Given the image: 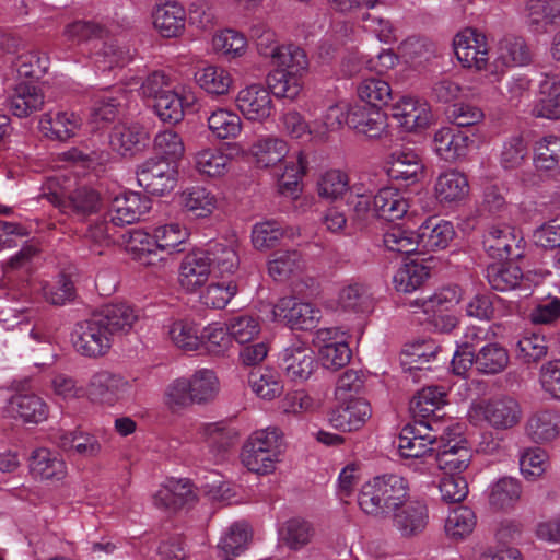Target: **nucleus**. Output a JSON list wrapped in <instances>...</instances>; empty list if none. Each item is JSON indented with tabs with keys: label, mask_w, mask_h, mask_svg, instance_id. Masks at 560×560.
<instances>
[{
	"label": "nucleus",
	"mask_w": 560,
	"mask_h": 560,
	"mask_svg": "<svg viewBox=\"0 0 560 560\" xmlns=\"http://www.w3.org/2000/svg\"><path fill=\"white\" fill-rule=\"evenodd\" d=\"M409 416L413 423H407L401 429L398 436V452L402 459L412 460L410 466L418 470V465L415 460L420 457V445L415 444V441L419 438L415 424L420 423V389L410 399Z\"/></svg>",
	"instance_id": "28"
},
{
	"label": "nucleus",
	"mask_w": 560,
	"mask_h": 560,
	"mask_svg": "<svg viewBox=\"0 0 560 560\" xmlns=\"http://www.w3.org/2000/svg\"><path fill=\"white\" fill-rule=\"evenodd\" d=\"M270 93H272L270 89L268 90L260 84H252L237 93L236 106L246 119L262 121L273 110Z\"/></svg>",
	"instance_id": "13"
},
{
	"label": "nucleus",
	"mask_w": 560,
	"mask_h": 560,
	"mask_svg": "<svg viewBox=\"0 0 560 560\" xmlns=\"http://www.w3.org/2000/svg\"><path fill=\"white\" fill-rule=\"evenodd\" d=\"M534 164L538 171L553 172L560 168V138L546 136L534 148Z\"/></svg>",
	"instance_id": "49"
},
{
	"label": "nucleus",
	"mask_w": 560,
	"mask_h": 560,
	"mask_svg": "<svg viewBox=\"0 0 560 560\" xmlns=\"http://www.w3.org/2000/svg\"><path fill=\"white\" fill-rule=\"evenodd\" d=\"M350 128L369 138H378L386 129V115L381 109L368 105H355L347 114Z\"/></svg>",
	"instance_id": "23"
},
{
	"label": "nucleus",
	"mask_w": 560,
	"mask_h": 560,
	"mask_svg": "<svg viewBox=\"0 0 560 560\" xmlns=\"http://www.w3.org/2000/svg\"><path fill=\"white\" fill-rule=\"evenodd\" d=\"M487 279L492 289L510 291L523 280L521 268L514 262H493L487 268Z\"/></svg>",
	"instance_id": "41"
},
{
	"label": "nucleus",
	"mask_w": 560,
	"mask_h": 560,
	"mask_svg": "<svg viewBox=\"0 0 560 560\" xmlns=\"http://www.w3.org/2000/svg\"><path fill=\"white\" fill-rule=\"evenodd\" d=\"M520 13L530 32L545 34L560 22V0H526Z\"/></svg>",
	"instance_id": "15"
},
{
	"label": "nucleus",
	"mask_w": 560,
	"mask_h": 560,
	"mask_svg": "<svg viewBox=\"0 0 560 560\" xmlns=\"http://www.w3.org/2000/svg\"><path fill=\"white\" fill-rule=\"evenodd\" d=\"M166 332L172 342L186 351L200 349L202 343L201 331L199 327L189 319H177L165 326Z\"/></svg>",
	"instance_id": "39"
},
{
	"label": "nucleus",
	"mask_w": 560,
	"mask_h": 560,
	"mask_svg": "<svg viewBox=\"0 0 560 560\" xmlns=\"http://www.w3.org/2000/svg\"><path fill=\"white\" fill-rule=\"evenodd\" d=\"M49 202L57 206L65 214L83 220L86 217L98 212L103 207L100 194L89 187H80L62 197L57 191L43 194Z\"/></svg>",
	"instance_id": "10"
},
{
	"label": "nucleus",
	"mask_w": 560,
	"mask_h": 560,
	"mask_svg": "<svg viewBox=\"0 0 560 560\" xmlns=\"http://www.w3.org/2000/svg\"><path fill=\"white\" fill-rule=\"evenodd\" d=\"M44 95L40 89L31 83H20L8 100V109L12 115L24 118L42 109Z\"/></svg>",
	"instance_id": "32"
},
{
	"label": "nucleus",
	"mask_w": 560,
	"mask_h": 560,
	"mask_svg": "<svg viewBox=\"0 0 560 560\" xmlns=\"http://www.w3.org/2000/svg\"><path fill=\"white\" fill-rule=\"evenodd\" d=\"M30 469L34 477L46 480H60L66 475L63 460L47 448H38L32 453Z\"/></svg>",
	"instance_id": "38"
},
{
	"label": "nucleus",
	"mask_w": 560,
	"mask_h": 560,
	"mask_svg": "<svg viewBox=\"0 0 560 560\" xmlns=\"http://www.w3.org/2000/svg\"><path fill=\"white\" fill-rule=\"evenodd\" d=\"M314 535V528L305 520L294 517L288 520L279 529V540L292 550L306 546Z\"/></svg>",
	"instance_id": "44"
},
{
	"label": "nucleus",
	"mask_w": 560,
	"mask_h": 560,
	"mask_svg": "<svg viewBox=\"0 0 560 560\" xmlns=\"http://www.w3.org/2000/svg\"><path fill=\"white\" fill-rule=\"evenodd\" d=\"M127 387L128 382L121 375L109 371L96 372L89 384L93 399L107 405H114Z\"/></svg>",
	"instance_id": "27"
},
{
	"label": "nucleus",
	"mask_w": 560,
	"mask_h": 560,
	"mask_svg": "<svg viewBox=\"0 0 560 560\" xmlns=\"http://www.w3.org/2000/svg\"><path fill=\"white\" fill-rule=\"evenodd\" d=\"M150 135L140 122H121L109 133V144L122 156H133L149 145Z\"/></svg>",
	"instance_id": "12"
},
{
	"label": "nucleus",
	"mask_w": 560,
	"mask_h": 560,
	"mask_svg": "<svg viewBox=\"0 0 560 560\" xmlns=\"http://www.w3.org/2000/svg\"><path fill=\"white\" fill-rule=\"evenodd\" d=\"M526 434L536 443H546L560 435V412L544 409L534 412L526 422Z\"/></svg>",
	"instance_id": "30"
},
{
	"label": "nucleus",
	"mask_w": 560,
	"mask_h": 560,
	"mask_svg": "<svg viewBox=\"0 0 560 560\" xmlns=\"http://www.w3.org/2000/svg\"><path fill=\"white\" fill-rule=\"evenodd\" d=\"M257 163L262 167H269L282 162L289 152L287 142L277 137L267 136L260 138L253 145Z\"/></svg>",
	"instance_id": "45"
},
{
	"label": "nucleus",
	"mask_w": 560,
	"mask_h": 560,
	"mask_svg": "<svg viewBox=\"0 0 560 560\" xmlns=\"http://www.w3.org/2000/svg\"><path fill=\"white\" fill-rule=\"evenodd\" d=\"M521 482L513 477H503L489 487V502L495 509L513 506L521 498Z\"/></svg>",
	"instance_id": "51"
},
{
	"label": "nucleus",
	"mask_w": 560,
	"mask_h": 560,
	"mask_svg": "<svg viewBox=\"0 0 560 560\" xmlns=\"http://www.w3.org/2000/svg\"><path fill=\"white\" fill-rule=\"evenodd\" d=\"M469 191L466 174L456 168L441 172L434 183V195L440 203H458L469 196Z\"/></svg>",
	"instance_id": "19"
},
{
	"label": "nucleus",
	"mask_w": 560,
	"mask_h": 560,
	"mask_svg": "<svg viewBox=\"0 0 560 560\" xmlns=\"http://www.w3.org/2000/svg\"><path fill=\"white\" fill-rule=\"evenodd\" d=\"M372 415L370 402L363 398L351 399L346 406L330 412V424L345 432L360 429Z\"/></svg>",
	"instance_id": "22"
},
{
	"label": "nucleus",
	"mask_w": 560,
	"mask_h": 560,
	"mask_svg": "<svg viewBox=\"0 0 560 560\" xmlns=\"http://www.w3.org/2000/svg\"><path fill=\"white\" fill-rule=\"evenodd\" d=\"M207 120L211 132L221 140L235 139L242 131L241 117L225 108L212 112Z\"/></svg>",
	"instance_id": "48"
},
{
	"label": "nucleus",
	"mask_w": 560,
	"mask_h": 560,
	"mask_svg": "<svg viewBox=\"0 0 560 560\" xmlns=\"http://www.w3.org/2000/svg\"><path fill=\"white\" fill-rule=\"evenodd\" d=\"M80 126V117L68 112L44 114L39 120V129L43 135L58 141H66L74 137Z\"/></svg>",
	"instance_id": "29"
},
{
	"label": "nucleus",
	"mask_w": 560,
	"mask_h": 560,
	"mask_svg": "<svg viewBox=\"0 0 560 560\" xmlns=\"http://www.w3.org/2000/svg\"><path fill=\"white\" fill-rule=\"evenodd\" d=\"M530 61L529 50L521 37L505 36L497 46L495 67H520Z\"/></svg>",
	"instance_id": "37"
},
{
	"label": "nucleus",
	"mask_w": 560,
	"mask_h": 560,
	"mask_svg": "<svg viewBox=\"0 0 560 560\" xmlns=\"http://www.w3.org/2000/svg\"><path fill=\"white\" fill-rule=\"evenodd\" d=\"M548 343L542 334L524 331L515 343L516 358L523 363H533L547 355Z\"/></svg>",
	"instance_id": "47"
},
{
	"label": "nucleus",
	"mask_w": 560,
	"mask_h": 560,
	"mask_svg": "<svg viewBox=\"0 0 560 560\" xmlns=\"http://www.w3.org/2000/svg\"><path fill=\"white\" fill-rule=\"evenodd\" d=\"M277 66L267 77V83L276 97L294 100L302 90V75L307 70L305 51L293 44L282 45L271 59Z\"/></svg>",
	"instance_id": "4"
},
{
	"label": "nucleus",
	"mask_w": 560,
	"mask_h": 560,
	"mask_svg": "<svg viewBox=\"0 0 560 560\" xmlns=\"http://www.w3.org/2000/svg\"><path fill=\"white\" fill-rule=\"evenodd\" d=\"M272 313L276 319L296 330H311L320 319L319 308L300 301L296 296L281 298L273 306Z\"/></svg>",
	"instance_id": "11"
},
{
	"label": "nucleus",
	"mask_w": 560,
	"mask_h": 560,
	"mask_svg": "<svg viewBox=\"0 0 560 560\" xmlns=\"http://www.w3.org/2000/svg\"><path fill=\"white\" fill-rule=\"evenodd\" d=\"M137 182L147 192L164 196L175 189L178 182L177 164L165 158H149L137 166Z\"/></svg>",
	"instance_id": "6"
},
{
	"label": "nucleus",
	"mask_w": 560,
	"mask_h": 560,
	"mask_svg": "<svg viewBox=\"0 0 560 560\" xmlns=\"http://www.w3.org/2000/svg\"><path fill=\"white\" fill-rule=\"evenodd\" d=\"M460 300V290L457 287H447L434 293L422 303V311L427 314L425 324L429 329L439 332H450L457 326V317L450 313Z\"/></svg>",
	"instance_id": "8"
},
{
	"label": "nucleus",
	"mask_w": 560,
	"mask_h": 560,
	"mask_svg": "<svg viewBox=\"0 0 560 560\" xmlns=\"http://www.w3.org/2000/svg\"><path fill=\"white\" fill-rule=\"evenodd\" d=\"M186 97L174 90H167L166 94L160 96L152 106L161 120L171 124H177L183 120L185 106L188 105Z\"/></svg>",
	"instance_id": "55"
},
{
	"label": "nucleus",
	"mask_w": 560,
	"mask_h": 560,
	"mask_svg": "<svg viewBox=\"0 0 560 560\" xmlns=\"http://www.w3.org/2000/svg\"><path fill=\"white\" fill-rule=\"evenodd\" d=\"M153 147L158 154L155 158H165L175 164L185 152L182 137L172 129L160 131L154 137Z\"/></svg>",
	"instance_id": "64"
},
{
	"label": "nucleus",
	"mask_w": 560,
	"mask_h": 560,
	"mask_svg": "<svg viewBox=\"0 0 560 560\" xmlns=\"http://www.w3.org/2000/svg\"><path fill=\"white\" fill-rule=\"evenodd\" d=\"M280 454L276 452H269L268 448H261V446H255L249 442H246L241 457L242 463L248 470L256 474H268L275 469V464L278 460Z\"/></svg>",
	"instance_id": "53"
},
{
	"label": "nucleus",
	"mask_w": 560,
	"mask_h": 560,
	"mask_svg": "<svg viewBox=\"0 0 560 560\" xmlns=\"http://www.w3.org/2000/svg\"><path fill=\"white\" fill-rule=\"evenodd\" d=\"M408 481L395 474H384L364 483L358 495L361 510L373 516H388L408 498Z\"/></svg>",
	"instance_id": "3"
},
{
	"label": "nucleus",
	"mask_w": 560,
	"mask_h": 560,
	"mask_svg": "<svg viewBox=\"0 0 560 560\" xmlns=\"http://www.w3.org/2000/svg\"><path fill=\"white\" fill-rule=\"evenodd\" d=\"M419 244L420 233L401 226H393L384 234V245L392 252L405 255L402 267L394 276L396 291L404 294L399 300L404 306H419V298H410L420 288Z\"/></svg>",
	"instance_id": "2"
},
{
	"label": "nucleus",
	"mask_w": 560,
	"mask_h": 560,
	"mask_svg": "<svg viewBox=\"0 0 560 560\" xmlns=\"http://www.w3.org/2000/svg\"><path fill=\"white\" fill-rule=\"evenodd\" d=\"M154 231L159 261L185 250L188 232L178 223L165 224L156 228Z\"/></svg>",
	"instance_id": "35"
},
{
	"label": "nucleus",
	"mask_w": 560,
	"mask_h": 560,
	"mask_svg": "<svg viewBox=\"0 0 560 560\" xmlns=\"http://www.w3.org/2000/svg\"><path fill=\"white\" fill-rule=\"evenodd\" d=\"M182 202L187 211L198 218L209 215L217 207V198L203 187H192L183 192Z\"/></svg>",
	"instance_id": "58"
},
{
	"label": "nucleus",
	"mask_w": 560,
	"mask_h": 560,
	"mask_svg": "<svg viewBox=\"0 0 560 560\" xmlns=\"http://www.w3.org/2000/svg\"><path fill=\"white\" fill-rule=\"evenodd\" d=\"M523 408L512 395L499 394L475 400L467 411V419L475 427H489L495 431H508L520 424Z\"/></svg>",
	"instance_id": "5"
},
{
	"label": "nucleus",
	"mask_w": 560,
	"mask_h": 560,
	"mask_svg": "<svg viewBox=\"0 0 560 560\" xmlns=\"http://www.w3.org/2000/svg\"><path fill=\"white\" fill-rule=\"evenodd\" d=\"M249 538L248 526L246 523L236 522L232 524L219 542V549L225 560H232L243 552Z\"/></svg>",
	"instance_id": "60"
},
{
	"label": "nucleus",
	"mask_w": 560,
	"mask_h": 560,
	"mask_svg": "<svg viewBox=\"0 0 560 560\" xmlns=\"http://www.w3.org/2000/svg\"><path fill=\"white\" fill-rule=\"evenodd\" d=\"M549 466V456L541 448H528L520 456V470L526 480H537L547 471Z\"/></svg>",
	"instance_id": "61"
},
{
	"label": "nucleus",
	"mask_w": 560,
	"mask_h": 560,
	"mask_svg": "<svg viewBox=\"0 0 560 560\" xmlns=\"http://www.w3.org/2000/svg\"><path fill=\"white\" fill-rule=\"evenodd\" d=\"M281 368L293 382H304L317 368L313 351L304 345H293L283 350Z\"/></svg>",
	"instance_id": "17"
},
{
	"label": "nucleus",
	"mask_w": 560,
	"mask_h": 560,
	"mask_svg": "<svg viewBox=\"0 0 560 560\" xmlns=\"http://www.w3.org/2000/svg\"><path fill=\"white\" fill-rule=\"evenodd\" d=\"M151 209V200L139 192L116 196L109 205L107 217L113 225L133 224Z\"/></svg>",
	"instance_id": "14"
},
{
	"label": "nucleus",
	"mask_w": 560,
	"mask_h": 560,
	"mask_svg": "<svg viewBox=\"0 0 560 560\" xmlns=\"http://www.w3.org/2000/svg\"><path fill=\"white\" fill-rule=\"evenodd\" d=\"M304 267L301 254L295 250H277L268 262V272L277 281L288 279Z\"/></svg>",
	"instance_id": "46"
},
{
	"label": "nucleus",
	"mask_w": 560,
	"mask_h": 560,
	"mask_svg": "<svg viewBox=\"0 0 560 560\" xmlns=\"http://www.w3.org/2000/svg\"><path fill=\"white\" fill-rule=\"evenodd\" d=\"M373 206L376 215L387 221L401 219L409 209L407 199L393 187L381 188L374 196Z\"/></svg>",
	"instance_id": "33"
},
{
	"label": "nucleus",
	"mask_w": 560,
	"mask_h": 560,
	"mask_svg": "<svg viewBox=\"0 0 560 560\" xmlns=\"http://www.w3.org/2000/svg\"><path fill=\"white\" fill-rule=\"evenodd\" d=\"M94 315L104 324L113 339L116 336L128 334L138 318L135 310L125 303L105 305Z\"/></svg>",
	"instance_id": "24"
},
{
	"label": "nucleus",
	"mask_w": 560,
	"mask_h": 560,
	"mask_svg": "<svg viewBox=\"0 0 560 560\" xmlns=\"http://www.w3.org/2000/svg\"><path fill=\"white\" fill-rule=\"evenodd\" d=\"M510 361L506 349L495 342H489L476 353L475 366L482 374H498L505 370Z\"/></svg>",
	"instance_id": "40"
},
{
	"label": "nucleus",
	"mask_w": 560,
	"mask_h": 560,
	"mask_svg": "<svg viewBox=\"0 0 560 560\" xmlns=\"http://www.w3.org/2000/svg\"><path fill=\"white\" fill-rule=\"evenodd\" d=\"M94 49V62L101 71L121 67L129 60L128 55L113 40L102 42L100 39L95 43Z\"/></svg>",
	"instance_id": "62"
},
{
	"label": "nucleus",
	"mask_w": 560,
	"mask_h": 560,
	"mask_svg": "<svg viewBox=\"0 0 560 560\" xmlns=\"http://www.w3.org/2000/svg\"><path fill=\"white\" fill-rule=\"evenodd\" d=\"M210 272V258L206 250L188 253L179 268L180 285L188 291H194L207 282Z\"/></svg>",
	"instance_id": "25"
},
{
	"label": "nucleus",
	"mask_w": 560,
	"mask_h": 560,
	"mask_svg": "<svg viewBox=\"0 0 560 560\" xmlns=\"http://www.w3.org/2000/svg\"><path fill=\"white\" fill-rule=\"evenodd\" d=\"M340 307L345 311L366 313L373 308V299L368 288L354 283L343 288L338 298Z\"/></svg>",
	"instance_id": "57"
},
{
	"label": "nucleus",
	"mask_w": 560,
	"mask_h": 560,
	"mask_svg": "<svg viewBox=\"0 0 560 560\" xmlns=\"http://www.w3.org/2000/svg\"><path fill=\"white\" fill-rule=\"evenodd\" d=\"M71 338L74 349L88 358L105 355L114 340L94 314L75 324Z\"/></svg>",
	"instance_id": "9"
},
{
	"label": "nucleus",
	"mask_w": 560,
	"mask_h": 560,
	"mask_svg": "<svg viewBox=\"0 0 560 560\" xmlns=\"http://www.w3.org/2000/svg\"><path fill=\"white\" fill-rule=\"evenodd\" d=\"M127 235L129 250L135 253L143 264L154 265L158 260L155 233L150 235L142 230H131Z\"/></svg>",
	"instance_id": "59"
},
{
	"label": "nucleus",
	"mask_w": 560,
	"mask_h": 560,
	"mask_svg": "<svg viewBox=\"0 0 560 560\" xmlns=\"http://www.w3.org/2000/svg\"><path fill=\"white\" fill-rule=\"evenodd\" d=\"M197 84L209 94L224 95L229 92L232 78L225 69L208 66L195 72Z\"/></svg>",
	"instance_id": "50"
},
{
	"label": "nucleus",
	"mask_w": 560,
	"mask_h": 560,
	"mask_svg": "<svg viewBox=\"0 0 560 560\" xmlns=\"http://www.w3.org/2000/svg\"><path fill=\"white\" fill-rule=\"evenodd\" d=\"M230 164V155L218 148H207L195 155L196 170L203 176L221 177L229 171Z\"/></svg>",
	"instance_id": "42"
},
{
	"label": "nucleus",
	"mask_w": 560,
	"mask_h": 560,
	"mask_svg": "<svg viewBox=\"0 0 560 560\" xmlns=\"http://www.w3.org/2000/svg\"><path fill=\"white\" fill-rule=\"evenodd\" d=\"M127 94L121 88L104 90L93 98L91 116L95 121H113L121 112Z\"/></svg>",
	"instance_id": "36"
},
{
	"label": "nucleus",
	"mask_w": 560,
	"mask_h": 560,
	"mask_svg": "<svg viewBox=\"0 0 560 560\" xmlns=\"http://www.w3.org/2000/svg\"><path fill=\"white\" fill-rule=\"evenodd\" d=\"M474 140L468 135L448 127L440 128L433 138V151L447 162H455L465 158Z\"/></svg>",
	"instance_id": "18"
},
{
	"label": "nucleus",
	"mask_w": 560,
	"mask_h": 560,
	"mask_svg": "<svg viewBox=\"0 0 560 560\" xmlns=\"http://www.w3.org/2000/svg\"><path fill=\"white\" fill-rule=\"evenodd\" d=\"M153 499L158 508L176 512L194 503L196 494L188 479H171L156 491Z\"/></svg>",
	"instance_id": "21"
},
{
	"label": "nucleus",
	"mask_w": 560,
	"mask_h": 560,
	"mask_svg": "<svg viewBox=\"0 0 560 560\" xmlns=\"http://www.w3.org/2000/svg\"><path fill=\"white\" fill-rule=\"evenodd\" d=\"M153 24L158 32L166 38L179 36L186 23V11L184 7L173 0H165L155 5Z\"/></svg>",
	"instance_id": "20"
},
{
	"label": "nucleus",
	"mask_w": 560,
	"mask_h": 560,
	"mask_svg": "<svg viewBox=\"0 0 560 560\" xmlns=\"http://www.w3.org/2000/svg\"><path fill=\"white\" fill-rule=\"evenodd\" d=\"M536 117L560 118V75L544 74L539 82L538 100L533 108Z\"/></svg>",
	"instance_id": "26"
},
{
	"label": "nucleus",
	"mask_w": 560,
	"mask_h": 560,
	"mask_svg": "<svg viewBox=\"0 0 560 560\" xmlns=\"http://www.w3.org/2000/svg\"><path fill=\"white\" fill-rule=\"evenodd\" d=\"M248 383L253 392L264 399L271 400L283 392L279 374L270 369L250 372Z\"/></svg>",
	"instance_id": "54"
},
{
	"label": "nucleus",
	"mask_w": 560,
	"mask_h": 560,
	"mask_svg": "<svg viewBox=\"0 0 560 560\" xmlns=\"http://www.w3.org/2000/svg\"><path fill=\"white\" fill-rule=\"evenodd\" d=\"M8 411L13 418L26 423H39L48 417V406L35 394H15L8 404Z\"/></svg>",
	"instance_id": "31"
},
{
	"label": "nucleus",
	"mask_w": 560,
	"mask_h": 560,
	"mask_svg": "<svg viewBox=\"0 0 560 560\" xmlns=\"http://www.w3.org/2000/svg\"><path fill=\"white\" fill-rule=\"evenodd\" d=\"M358 96L368 106L381 109L393 97L389 83L380 77L363 79L357 88Z\"/></svg>",
	"instance_id": "43"
},
{
	"label": "nucleus",
	"mask_w": 560,
	"mask_h": 560,
	"mask_svg": "<svg viewBox=\"0 0 560 560\" xmlns=\"http://www.w3.org/2000/svg\"><path fill=\"white\" fill-rule=\"evenodd\" d=\"M453 50L463 68L482 71L489 62V45L483 32L464 27L453 37Z\"/></svg>",
	"instance_id": "7"
},
{
	"label": "nucleus",
	"mask_w": 560,
	"mask_h": 560,
	"mask_svg": "<svg viewBox=\"0 0 560 560\" xmlns=\"http://www.w3.org/2000/svg\"><path fill=\"white\" fill-rule=\"evenodd\" d=\"M188 382L194 404L211 401L218 394L219 381L211 370L202 369L196 371Z\"/></svg>",
	"instance_id": "56"
},
{
	"label": "nucleus",
	"mask_w": 560,
	"mask_h": 560,
	"mask_svg": "<svg viewBox=\"0 0 560 560\" xmlns=\"http://www.w3.org/2000/svg\"><path fill=\"white\" fill-rule=\"evenodd\" d=\"M477 516L472 509L459 505L448 511L444 522V532L447 538L463 541L475 530Z\"/></svg>",
	"instance_id": "34"
},
{
	"label": "nucleus",
	"mask_w": 560,
	"mask_h": 560,
	"mask_svg": "<svg viewBox=\"0 0 560 560\" xmlns=\"http://www.w3.org/2000/svg\"><path fill=\"white\" fill-rule=\"evenodd\" d=\"M471 459L466 441L443 421H422V464L447 474L464 471Z\"/></svg>",
	"instance_id": "1"
},
{
	"label": "nucleus",
	"mask_w": 560,
	"mask_h": 560,
	"mask_svg": "<svg viewBox=\"0 0 560 560\" xmlns=\"http://www.w3.org/2000/svg\"><path fill=\"white\" fill-rule=\"evenodd\" d=\"M454 235L453 224L448 221L430 219L422 224V245L429 250L446 248Z\"/></svg>",
	"instance_id": "52"
},
{
	"label": "nucleus",
	"mask_w": 560,
	"mask_h": 560,
	"mask_svg": "<svg viewBox=\"0 0 560 560\" xmlns=\"http://www.w3.org/2000/svg\"><path fill=\"white\" fill-rule=\"evenodd\" d=\"M38 256V249L34 245L23 246L12 256L5 268L4 276L8 281L13 282L18 277H28L33 270L34 259Z\"/></svg>",
	"instance_id": "63"
},
{
	"label": "nucleus",
	"mask_w": 560,
	"mask_h": 560,
	"mask_svg": "<svg viewBox=\"0 0 560 560\" xmlns=\"http://www.w3.org/2000/svg\"><path fill=\"white\" fill-rule=\"evenodd\" d=\"M523 238L510 224L493 223L488 228L483 244L488 254L498 259L521 256L515 249L521 248Z\"/></svg>",
	"instance_id": "16"
}]
</instances>
